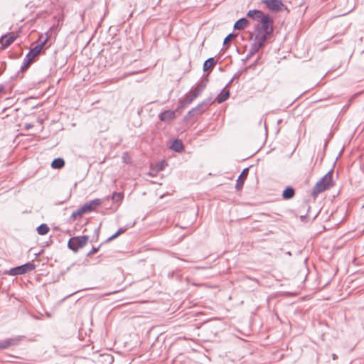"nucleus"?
Listing matches in <instances>:
<instances>
[{
    "mask_svg": "<svg viewBox=\"0 0 364 364\" xmlns=\"http://www.w3.org/2000/svg\"><path fill=\"white\" fill-rule=\"evenodd\" d=\"M259 25L255 28V38L265 43L273 33V20L268 15H264L259 19Z\"/></svg>",
    "mask_w": 364,
    "mask_h": 364,
    "instance_id": "f257e3e1",
    "label": "nucleus"
},
{
    "mask_svg": "<svg viewBox=\"0 0 364 364\" xmlns=\"http://www.w3.org/2000/svg\"><path fill=\"white\" fill-rule=\"evenodd\" d=\"M208 80H201L191 87L188 94L186 95L183 100L179 102V109H184L193 102L198 96L201 95L207 86Z\"/></svg>",
    "mask_w": 364,
    "mask_h": 364,
    "instance_id": "f03ea898",
    "label": "nucleus"
},
{
    "mask_svg": "<svg viewBox=\"0 0 364 364\" xmlns=\"http://www.w3.org/2000/svg\"><path fill=\"white\" fill-rule=\"evenodd\" d=\"M213 101L212 100L211 97L204 100L203 102L198 104L197 106H196L195 107L192 108L190 111H188L186 116V118L190 119L195 115L201 114L209 108V107L213 104Z\"/></svg>",
    "mask_w": 364,
    "mask_h": 364,
    "instance_id": "7ed1b4c3",
    "label": "nucleus"
},
{
    "mask_svg": "<svg viewBox=\"0 0 364 364\" xmlns=\"http://www.w3.org/2000/svg\"><path fill=\"white\" fill-rule=\"evenodd\" d=\"M88 240L89 237L87 235L73 237L68 240V247L69 249L76 252L80 248L86 245Z\"/></svg>",
    "mask_w": 364,
    "mask_h": 364,
    "instance_id": "20e7f679",
    "label": "nucleus"
},
{
    "mask_svg": "<svg viewBox=\"0 0 364 364\" xmlns=\"http://www.w3.org/2000/svg\"><path fill=\"white\" fill-rule=\"evenodd\" d=\"M36 268V264L31 262H28L24 264L11 268L9 270V274L10 275H20L27 272H29Z\"/></svg>",
    "mask_w": 364,
    "mask_h": 364,
    "instance_id": "39448f33",
    "label": "nucleus"
},
{
    "mask_svg": "<svg viewBox=\"0 0 364 364\" xmlns=\"http://www.w3.org/2000/svg\"><path fill=\"white\" fill-rule=\"evenodd\" d=\"M23 336H15L13 338H9L5 340L0 341V350L9 348L11 346L18 345L21 341Z\"/></svg>",
    "mask_w": 364,
    "mask_h": 364,
    "instance_id": "423d86ee",
    "label": "nucleus"
},
{
    "mask_svg": "<svg viewBox=\"0 0 364 364\" xmlns=\"http://www.w3.org/2000/svg\"><path fill=\"white\" fill-rule=\"evenodd\" d=\"M264 44L265 43L262 42V41H261L254 38L253 43L250 46V50L246 56L245 60L253 56L261 48L264 46Z\"/></svg>",
    "mask_w": 364,
    "mask_h": 364,
    "instance_id": "0eeeda50",
    "label": "nucleus"
},
{
    "mask_svg": "<svg viewBox=\"0 0 364 364\" xmlns=\"http://www.w3.org/2000/svg\"><path fill=\"white\" fill-rule=\"evenodd\" d=\"M47 39L44 40L41 43L36 45L33 48H32L29 52L26 54V58L28 59L29 61H32L34 60L35 57L40 53L43 47L44 46Z\"/></svg>",
    "mask_w": 364,
    "mask_h": 364,
    "instance_id": "6e6552de",
    "label": "nucleus"
},
{
    "mask_svg": "<svg viewBox=\"0 0 364 364\" xmlns=\"http://www.w3.org/2000/svg\"><path fill=\"white\" fill-rule=\"evenodd\" d=\"M17 36L14 33H9L0 38V43L4 48H7L11 45L16 39Z\"/></svg>",
    "mask_w": 364,
    "mask_h": 364,
    "instance_id": "1a4fd4ad",
    "label": "nucleus"
},
{
    "mask_svg": "<svg viewBox=\"0 0 364 364\" xmlns=\"http://www.w3.org/2000/svg\"><path fill=\"white\" fill-rule=\"evenodd\" d=\"M102 204L101 199H94L90 202L85 203L82 206L85 213L92 212Z\"/></svg>",
    "mask_w": 364,
    "mask_h": 364,
    "instance_id": "9d476101",
    "label": "nucleus"
},
{
    "mask_svg": "<svg viewBox=\"0 0 364 364\" xmlns=\"http://www.w3.org/2000/svg\"><path fill=\"white\" fill-rule=\"evenodd\" d=\"M262 2L269 9L274 11L280 10L282 6V0H263Z\"/></svg>",
    "mask_w": 364,
    "mask_h": 364,
    "instance_id": "9b49d317",
    "label": "nucleus"
},
{
    "mask_svg": "<svg viewBox=\"0 0 364 364\" xmlns=\"http://www.w3.org/2000/svg\"><path fill=\"white\" fill-rule=\"evenodd\" d=\"M159 118L161 122L168 123L176 118V114L174 111L166 110L159 115Z\"/></svg>",
    "mask_w": 364,
    "mask_h": 364,
    "instance_id": "f8f14e48",
    "label": "nucleus"
},
{
    "mask_svg": "<svg viewBox=\"0 0 364 364\" xmlns=\"http://www.w3.org/2000/svg\"><path fill=\"white\" fill-rule=\"evenodd\" d=\"M330 188L328 186L323 183V181H318L312 190V196H317L319 193Z\"/></svg>",
    "mask_w": 364,
    "mask_h": 364,
    "instance_id": "ddd939ff",
    "label": "nucleus"
},
{
    "mask_svg": "<svg viewBox=\"0 0 364 364\" xmlns=\"http://www.w3.org/2000/svg\"><path fill=\"white\" fill-rule=\"evenodd\" d=\"M248 168H244L239 177L236 181L235 188L237 190H240L243 186L244 181L247 176Z\"/></svg>",
    "mask_w": 364,
    "mask_h": 364,
    "instance_id": "4468645a",
    "label": "nucleus"
},
{
    "mask_svg": "<svg viewBox=\"0 0 364 364\" xmlns=\"http://www.w3.org/2000/svg\"><path fill=\"white\" fill-rule=\"evenodd\" d=\"M249 23V21L247 18H241L235 23L233 28L235 30H243Z\"/></svg>",
    "mask_w": 364,
    "mask_h": 364,
    "instance_id": "2eb2a0df",
    "label": "nucleus"
},
{
    "mask_svg": "<svg viewBox=\"0 0 364 364\" xmlns=\"http://www.w3.org/2000/svg\"><path fill=\"white\" fill-rule=\"evenodd\" d=\"M183 144L180 139L173 140L170 146V149L176 152H181L183 150Z\"/></svg>",
    "mask_w": 364,
    "mask_h": 364,
    "instance_id": "dca6fc26",
    "label": "nucleus"
},
{
    "mask_svg": "<svg viewBox=\"0 0 364 364\" xmlns=\"http://www.w3.org/2000/svg\"><path fill=\"white\" fill-rule=\"evenodd\" d=\"M333 170H330L325 176H323L320 181H323V183L328 186L329 188L333 186V178H332Z\"/></svg>",
    "mask_w": 364,
    "mask_h": 364,
    "instance_id": "f3484780",
    "label": "nucleus"
},
{
    "mask_svg": "<svg viewBox=\"0 0 364 364\" xmlns=\"http://www.w3.org/2000/svg\"><path fill=\"white\" fill-rule=\"evenodd\" d=\"M295 191L291 186H287L282 193V198L284 200H289L294 196Z\"/></svg>",
    "mask_w": 364,
    "mask_h": 364,
    "instance_id": "a211bd4d",
    "label": "nucleus"
},
{
    "mask_svg": "<svg viewBox=\"0 0 364 364\" xmlns=\"http://www.w3.org/2000/svg\"><path fill=\"white\" fill-rule=\"evenodd\" d=\"M264 15V13L262 11H259V10H257V9H253V10H250L247 14V16L249 17V18H251L252 19H255V20H257V21H259V19Z\"/></svg>",
    "mask_w": 364,
    "mask_h": 364,
    "instance_id": "6ab92c4d",
    "label": "nucleus"
},
{
    "mask_svg": "<svg viewBox=\"0 0 364 364\" xmlns=\"http://www.w3.org/2000/svg\"><path fill=\"white\" fill-rule=\"evenodd\" d=\"M230 96V91L225 90V88L223 89L221 92L217 96L216 100L218 103H222L225 102Z\"/></svg>",
    "mask_w": 364,
    "mask_h": 364,
    "instance_id": "aec40b11",
    "label": "nucleus"
},
{
    "mask_svg": "<svg viewBox=\"0 0 364 364\" xmlns=\"http://www.w3.org/2000/svg\"><path fill=\"white\" fill-rule=\"evenodd\" d=\"M65 166V161L62 158H56L51 163V167L55 169H60Z\"/></svg>",
    "mask_w": 364,
    "mask_h": 364,
    "instance_id": "412c9836",
    "label": "nucleus"
},
{
    "mask_svg": "<svg viewBox=\"0 0 364 364\" xmlns=\"http://www.w3.org/2000/svg\"><path fill=\"white\" fill-rule=\"evenodd\" d=\"M216 63L215 60L214 58H210L208 60H206L203 66V71H208L209 69L212 68L215 64Z\"/></svg>",
    "mask_w": 364,
    "mask_h": 364,
    "instance_id": "4be33fe9",
    "label": "nucleus"
},
{
    "mask_svg": "<svg viewBox=\"0 0 364 364\" xmlns=\"http://www.w3.org/2000/svg\"><path fill=\"white\" fill-rule=\"evenodd\" d=\"M85 212L82 208V206L80 207L76 210L73 211L71 214L70 218L73 220H76L77 218H80Z\"/></svg>",
    "mask_w": 364,
    "mask_h": 364,
    "instance_id": "5701e85b",
    "label": "nucleus"
},
{
    "mask_svg": "<svg viewBox=\"0 0 364 364\" xmlns=\"http://www.w3.org/2000/svg\"><path fill=\"white\" fill-rule=\"evenodd\" d=\"M49 230H50L49 227L46 224L43 223V224H41L37 228V232L41 235H44L49 232Z\"/></svg>",
    "mask_w": 364,
    "mask_h": 364,
    "instance_id": "b1692460",
    "label": "nucleus"
},
{
    "mask_svg": "<svg viewBox=\"0 0 364 364\" xmlns=\"http://www.w3.org/2000/svg\"><path fill=\"white\" fill-rule=\"evenodd\" d=\"M124 198L122 193L114 192L112 196V200L114 203L121 202Z\"/></svg>",
    "mask_w": 364,
    "mask_h": 364,
    "instance_id": "393cba45",
    "label": "nucleus"
},
{
    "mask_svg": "<svg viewBox=\"0 0 364 364\" xmlns=\"http://www.w3.org/2000/svg\"><path fill=\"white\" fill-rule=\"evenodd\" d=\"M32 61H29L28 58H25L22 66L21 67V71L24 72L30 65Z\"/></svg>",
    "mask_w": 364,
    "mask_h": 364,
    "instance_id": "a878e982",
    "label": "nucleus"
},
{
    "mask_svg": "<svg viewBox=\"0 0 364 364\" xmlns=\"http://www.w3.org/2000/svg\"><path fill=\"white\" fill-rule=\"evenodd\" d=\"M236 36H237V34H235V33H230V34H228V35L225 38V39H224V41H223V45H224V46L228 45V44L230 43V41L232 38H235Z\"/></svg>",
    "mask_w": 364,
    "mask_h": 364,
    "instance_id": "bb28decb",
    "label": "nucleus"
},
{
    "mask_svg": "<svg viewBox=\"0 0 364 364\" xmlns=\"http://www.w3.org/2000/svg\"><path fill=\"white\" fill-rule=\"evenodd\" d=\"M123 161L126 164H130L132 161L131 157L127 152H124L122 155Z\"/></svg>",
    "mask_w": 364,
    "mask_h": 364,
    "instance_id": "cd10ccee",
    "label": "nucleus"
},
{
    "mask_svg": "<svg viewBox=\"0 0 364 364\" xmlns=\"http://www.w3.org/2000/svg\"><path fill=\"white\" fill-rule=\"evenodd\" d=\"M101 245H102V244H101V245H99L98 247H93L92 248V250H91L89 252H87V255H86V256H87V257H91L92 255H94L95 253H96L97 252H98V250H100V248Z\"/></svg>",
    "mask_w": 364,
    "mask_h": 364,
    "instance_id": "c85d7f7f",
    "label": "nucleus"
},
{
    "mask_svg": "<svg viewBox=\"0 0 364 364\" xmlns=\"http://www.w3.org/2000/svg\"><path fill=\"white\" fill-rule=\"evenodd\" d=\"M100 357L105 358V360L106 361L109 362V363H111L113 361V358L110 355H101Z\"/></svg>",
    "mask_w": 364,
    "mask_h": 364,
    "instance_id": "c756f323",
    "label": "nucleus"
},
{
    "mask_svg": "<svg viewBox=\"0 0 364 364\" xmlns=\"http://www.w3.org/2000/svg\"><path fill=\"white\" fill-rule=\"evenodd\" d=\"M119 235L118 234L117 232H116L114 235H112V236H110L109 237H108L106 240H105V242H111L112 240H113L114 239L117 238Z\"/></svg>",
    "mask_w": 364,
    "mask_h": 364,
    "instance_id": "7c9ffc66",
    "label": "nucleus"
},
{
    "mask_svg": "<svg viewBox=\"0 0 364 364\" xmlns=\"http://www.w3.org/2000/svg\"><path fill=\"white\" fill-rule=\"evenodd\" d=\"M127 230V228H120L117 231L118 234L120 235L121 234L124 233Z\"/></svg>",
    "mask_w": 364,
    "mask_h": 364,
    "instance_id": "2f4dec72",
    "label": "nucleus"
},
{
    "mask_svg": "<svg viewBox=\"0 0 364 364\" xmlns=\"http://www.w3.org/2000/svg\"><path fill=\"white\" fill-rule=\"evenodd\" d=\"M240 73H236V74H235V75H234V76H233V77H232V79L230 80V82H229V83H228V85H229L231 82H232V81H233L235 79L238 78V77H240Z\"/></svg>",
    "mask_w": 364,
    "mask_h": 364,
    "instance_id": "473e14b6",
    "label": "nucleus"
},
{
    "mask_svg": "<svg viewBox=\"0 0 364 364\" xmlns=\"http://www.w3.org/2000/svg\"><path fill=\"white\" fill-rule=\"evenodd\" d=\"M33 127V124L27 123L25 124V129L28 130Z\"/></svg>",
    "mask_w": 364,
    "mask_h": 364,
    "instance_id": "72a5a7b5",
    "label": "nucleus"
},
{
    "mask_svg": "<svg viewBox=\"0 0 364 364\" xmlns=\"http://www.w3.org/2000/svg\"><path fill=\"white\" fill-rule=\"evenodd\" d=\"M4 86L3 85H0V94L4 91Z\"/></svg>",
    "mask_w": 364,
    "mask_h": 364,
    "instance_id": "f704fd0d",
    "label": "nucleus"
},
{
    "mask_svg": "<svg viewBox=\"0 0 364 364\" xmlns=\"http://www.w3.org/2000/svg\"><path fill=\"white\" fill-rule=\"evenodd\" d=\"M332 358H333V360H336V359L338 358V356H337L335 353H333V354H332Z\"/></svg>",
    "mask_w": 364,
    "mask_h": 364,
    "instance_id": "c9c22d12",
    "label": "nucleus"
},
{
    "mask_svg": "<svg viewBox=\"0 0 364 364\" xmlns=\"http://www.w3.org/2000/svg\"><path fill=\"white\" fill-rule=\"evenodd\" d=\"M255 65V63H254V64H253V65H250L248 68H250L254 67V65Z\"/></svg>",
    "mask_w": 364,
    "mask_h": 364,
    "instance_id": "e433bc0d",
    "label": "nucleus"
},
{
    "mask_svg": "<svg viewBox=\"0 0 364 364\" xmlns=\"http://www.w3.org/2000/svg\"><path fill=\"white\" fill-rule=\"evenodd\" d=\"M159 170H161L162 169V166H159V168H158Z\"/></svg>",
    "mask_w": 364,
    "mask_h": 364,
    "instance_id": "4c0bfd02",
    "label": "nucleus"
}]
</instances>
